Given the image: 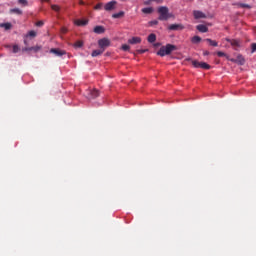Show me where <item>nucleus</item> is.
<instances>
[{
  "label": "nucleus",
  "mask_w": 256,
  "mask_h": 256,
  "mask_svg": "<svg viewBox=\"0 0 256 256\" xmlns=\"http://www.w3.org/2000/svg\"><path fill=\"white\" fill-rule=\"evenodd\" d=\"M19 5H23V7H27L29 5V2L27 0H18Z\"/></svg>",
  "instance_id": "obj_26"
},
{
  "label": "nucleus",
  "mask_w": 256,
  "mask_h": 256,
  "mask_svg": "<svg viewBox=\"0 0 256 256\" xmlns=\"http://www.w3.org/2000/svg\"><path fill=\"white\" fill-rule=\"evenodd\" d=\"M26 38H29V37H32V38H35L37 37V32H35L34 30H30L26 35H25Z\"/></svg>",
  "instance_id": "obj_21"
},
{
  "label": "nucleus",
  "mask_w": 256,
  "mask_h": 256,
  "mask_svg": "<svg viewBox=\"0 0 256 256\" xmlns=\"http://www.w3.org/2000/svg\"><path fill=\"white\" fill-rule=\"evenodd\" d=\"M203 55L206 57L207 55H209V51H207V50L204 51V52H203Z\"/></svg>",
  "instance_id": "obj_37"
},
{
  "label": "nucleus",
  "mask_w": 256,
  "mask_h": 256,
  "mask_svg": "<svg viewBox=\"0 0 256 256\" xmlns=\"http://www.w3.org/2000/svg\"><path fill=\"white\" fill-rule=\"evenodd\" d=\"M12 51H13V53H19V45H14L12 47Z\"/></svg>",
  "instance_id": "obj_29"
},
{
  "label": "nucleus",
  "mask_w": 256,
  "mask_h": 256,
  "mask_svg": "<svg viewBox=\"0 0 256 256\" xmlns=\"http://www.w3.org/2000/svg\"><path fill=\"white\" fill-rule=\"evenodd\" d=\"M193 16H194V18H196V19H205V17H207V16L205 15V13H203V12H201V11H198V10H195V11L193 12Z\"/></svg>",
  "instance_id": "obj_9"
},
{
  "label": "nucleus",
  "mask_w": 256,
  "mask_h": 256,
  "mask_svg": "<svg viewBox=\"0 0 256 256\" xmlns=\"http://www.w3.org/2000/svg\"><path fill=\"white\" fill-rule=\"evenodd\" d=\"M101 7H103V3H98L95 5L94 9L99 10Z\"/></svg>",
  "instance_id": "obj_32"
},
{
  "label": "nucleus",
  "mask_w": 256,
  "mask_h": 256,
  "mask_svg": "<svg viewBox=\"0 0 256 256\" xmlns=\"http://www.w3.org/2000/svg\"><path fill=\"white\" fill-rule=\"evenodd\" d=\"M157 11L159 14V21H167L173 17V14L169 13V8H167V6H161L157 9Z\"/></svg>",
  "instance_id": "obj_1"
},
{
  "label": "nucleus",
  "mask_w": 256,
  "mask_h": 256,
  "mask_svg": "<svg viewBox=\"0 0 256 256\" xmlns=\"http://www.w3.org/2000/svg\"><path fill=\"white\" fill-rule=\"evenodd\" d=\"M10 13H15L16 15H23V11L19 8H14L10 10Z\"/></svg>",
  "instance_id": "obj_22"
},
{
  "label": "nucleus",
  "mask_w": 256,
  "mask_h": 256,
  "mask_svg": "<svg viewBox=\"0 0 256 256\" xmlns=\"http://www.w3.org/2000/svg\"><path fill=\"white\" fill-rule=\"evenodd\" d=\"M99 95H101V93L99 92V90L94 89L91 91V96L92 97H99Z\"/></svg>",
  "instance_id": "obj_23"
},
{
  "label": "nucleus",
  "mask_w": 256,
  "mask_h": 256,
  "mask_svg": "<svg viewBox=\"0 0 256 256\" xmlns=\"http://www.w3.org/2000/svg\"><path fill=\"white\" fill-rule=\"evenodd\" d=\"M124 15H125V12L120 11L118 13L113 14L112 17H113V19H119L121 17H124Z\"/></svg>",
  "instance_id": "obj_20"
},
{
  "label": "nucleus",
  "mask_w": 256,
  "mask_h": 256,
  "mask_svg": "<svg viewBox=\"0 0 256 256\" xmlns=\"http://www.w3.org/2000/svg\"><path fill=\"white\" fill-rule=\"evenodd\" d=\"M41 1H49V0H41Z\"/></svg>",
  "instance_id": "obj_40"
},
{
  "label": "nucleus",
  "mask_w": 256,
  "mask_h": 256,
  "mask_svg": "<svg viewBox=\"0 0 256 256\" xmlns=\"http://www.w3.org/2000/svg\"><path fill=\"white\" fill-rule=\"evenodd\" d=\"M196 29L200 32V33H207V31H209V28H207L206 25L200 24L198 26H196Z\"/></svg>",
  "instance_id": "obj_12"
},
{
  "label": "nucleus",
  "mask_w": 256,
  "mask_h": 256,
  "mask_svg": "<svg viewBox=\"0 0 256 256\" xmlns=\"http://www.w3.org/2000/svg\"><path fill=\"white\" fill-rule=\"evenodd\" d=\"M51 9H52L53 11H59L61 8L59 7V5H52V6H51Z\"/></svg>",
  "instance_id": "obj_30"
},
{
  "label": "nucleus",
  "mask_w": 256,
  "mask_h": 256,
  "mask_svg": "<svg viewBox=\"0 0 256 256\" xmlns=\"http://www.w3.org/2000/svg\"><path fill=\"white\" fill-rule=\"evenodd\" d=\"M172 51H175V46L167 44L166 46L160 48V50L157 52V55L160 57H165V55H171Z\"/></svg>",
  "instance_id": "obj_2"
},
{
  "label": "nucleus",
  "mask_w": 256,
  "mask_h": 256,
  "mask_svg": "<svg viewBox=\"0 0 256 256\" xmlns=\"http://www.w3.org/2000/svg\"><path fill=\"white\" fill-rule=\"evenodd\" d=\"M62 31H63V33H67V29H63Z\"/></svg>",
  "instance_id": "obj_38"
},
{
  "label": "nucleus",
  "mask_w": 256,
  "mask_h": 256,
  "mask_svg": "<svg viewBox=\"0 0 256 256\" xmlns=\"http://www.w3.org/2000/svg\"><path fill=\"white\" fill-rule=\"evenodd\" d=\"M89 23L88 20L85 19H77L74 21V24L77 25L78 27H83Z\"/></svg>",
  "instance_id": "obj_10"
},
{
  "label": "nucleus",
  "mask_w": 256,
  "mask_h": 256,
  "mask_svg": "<svg viewBox=\"0 0 256 256\" xmlns=\"http://www.w3.org/2000/svg\"><path fill=\"white\" fill-rule=\"evenodd\" d=\"M142 13H145V14L153 13V9L151 7L143 8Z\"/></svg>",
  "instance_id": "obj_24"
},
{
  "label": "nucleus",
  "mask_w": 256,
  "mask_h": 256,
  "mask_svg": "<svg viewBox=\"0 0 256 256\" xmlns=\"http://www.w3.org/2000/svg\"><path fill=\"white\" fill-rule=\"evenodd\" d=\"M241 7H244L245 9H251V6L248 4H241Z\"/></svg>",
  "instance_id": "obj_35"
},
{
  "label": "nucleus",
  "mask_w": 256,
  "mask_h": 256,
  "mask_svg": "<svg viewBox=\"0 0 256 256\" xmlns=\"http://www.w3.org/2000/svg\"><path fill=\"white\" fill-rule=\"evenodd\" d=\"M218 57H227V54H225L224 52L218 51L217 52Z\"/></svg>",
  "instance_id": "obj_31"
},
{
  "label": "nucleus",
  "mask_w": 256,
  "mask_h": 256,
  "mask_svg": "<svg viewBox=\"0 0 256 256\" xmlns=\"http://www.w3.org/2000/svg\"><path fill=\"white\" fill-rule=\"evenodd\" d=\"M74 47L79 48V47H83V41H76L74 44Z\"/></svg>",
  "instance_id": "obj_27"
},
{
  "label": "nucleus",
  "mask_w": 256,
  "mask_h": 256,
  "mask_svg": "<svg viewBox=\"0 0 256 256\" xmlns=\"http://www.w3.org/2000/svg\"><path fill=\"white\" fill-rule=\"evenodd\" d=\"M43 25H44L43 21L36 22V27H43Z\"/></svg>",
  "instance_id": "obj_33"
},
{
  "label": "nucleus",
  "mask_w": 256,
  "mask_h": 256,
  "mask_svg": "<svg viewBox=\"0 0 256 256\" xmlns=\"http://www.w3.org/2000/svg\"><path fill=\"white\" fill-rule=\"evenodd\" d=\"M104 50H102L101 48L98 50H93L92 51V57H99V55H103Z\"/></svg>",
  "instance_id": "obj_16"
},
{
  "label": "nucleus",
  "mask_w": 256,
  "mask_h": 256,
  "mask_svg": "<svg viewBox=\"0 0 256 256\" xmlns=\"http://www.w3.org/2000/svg\"><path fill=\"white\" fill-rule=\"evenodd\" d=\"M192 65L196 69H206V70L211 69V65L207 64L206 62H199L197 60L192 61Z\"/></svg>",
  "instance_id": "obj_3"
},
{
  "label": "nucleus",
  "mask_w": 256,
  "mask_h": 256,
  "mask_svg": "<svg viewBox=\"0 0 256 256\" xmlns=\"http://www.w3.org/2000/svg\"><path fill=\"white\" fill-rule=\"evenodd\" d=\"M192 43H201V37L199 36H194L191 39Z\"/></svg>",
  "instance_id": "obj_25"
},
{
  "label": "nucleus",
  "mask_w": 256,
  "mask_h": 256,
  "mask_svg": "<svg viewBox=\"0 0 256 256\" xmlns=\"http://www.w3.org/2000/svg\"><path fill=\"white\" fill-rule=\"evenodd\" d=\"M25 45H27V41H24Z\"/></svg>",
  "instance_id": "obj_39"
},
{
  "label": "nucleus",
  "mask_w": 256,
  "mask_h": 256,
  "mask_svg": "<svg viewBox=\"0 0 256 256\" xmlns=\"http://www.w3.org/2000/svg\"><path fill=\"white\" fill-rule=\"evenodd\" d=\"M229 61H231L232 63H239L240 65L245 64V58H243L241 54H239L236 59L231 58L229 59Z\"/></svg>",
  "instance_id": "obj_6"
},
{
  "label": "nucleus",
  "mask_w": 256,
  "mask_h": 256,
  "mask_svg": "<svg viewBox=\"0 0 256 256\" xmlns=\"http://www.w3.org/2000/svg\"><path fill=\"white\" fill-rule=\"evenodd\" d=\"M168 29H169L170 31H178V30H183V29H185V27H183V25H181V24H171V25L168 27Z\"/></svg>",
  "instance_id": "obj_8"
},
{
  "label": "nucleus",
  "mask_w": 256,
  "mask_h": 256,
  "mask_svg": "<svg viewBox=\"0 0 256 256\" xmlns=\"http://www.w3.org/2000/svg\"><path fill=\"white\" fill-rule=\"evenodd\" d=\"M0 27L2 29H5V31H9V29H11L13 25L10 22H6V23H1Z\"/></svg>",
  "instance_id": "obj_13"
},
{
  "label": "nucleus",
  "mask_w": 256,
  "mask_h": 256,
  "mask_svg": "<svg viewBox=\"0 0 256 256\" xmlns=\"http://www.w3.org/2000/svg\"><path fill=\"white\" fill-rule=\"evenodd\" d=\"M205 41H207V43H209V45L211 47H217L219 45V43H217V41L212 40L211 38H207Z\"/></svg>",
  "instance_id": "obj_17"
},
{
  "label": "nucleus",
  "mask_w": 256,
  "mask_h": 256,
  "mask_svg": "<svg viewBox=\"0 0 256 256\" xmlns=\"http://www.w3.org/2000/svg\"><path fill=\"white\" fill-rule=\"evenodd\" d=\"M24 50H26V51H34L35 53H37V51H41V46L29 47V48H25Z\"/></svg>",
  "instance_id": "obj_18"
},
{
  "label": "nucleus",
  "mask_w": 256,
  "mask_h": 256,
  "mask_svg": "<svg viewBox=\"0 0 256 256\" xmlns=\"http://www.w3.org/2000/svg\"><path fill=\"white\" fill-rule=\"evenodd\" d=\"M129 49H131V47L127 44H123L122 45V51H129Z\"/></svg>",
  "instance_id": "obj_28"
},
{
  "label": "nucleus",
  "mask_w": 256,
  "mask_h": 256,
  "mask_svg": "<svg viewBox=\"0 0 256 256\" xmlns=\"http://www.w3.org/2000/svg\"><path fill=\"white\" fill-rule=\"evenodd\" d=\"M98 45H99L100 49L105 51V49H107V47H109V45H111V40H109L108 38H102V39L98 40Z\"/></svg>",
  "instance_id": "obj_4"
},
{
  "label": "nucleus",
  "mask_w": 256,
  "mask_h": 256,
  "mask_svg": "<svg viewBox=\"0 0 256 256\" xmlns=\"http://www.w3.org/2000/svg\"><path fill=\"white\" fill-rule=\"evenodd\" d=\"M158 21L157 20H154V21H152V22H150V24H152V25H158Z\"/></svg>",
  "instance_id": "obj_36"
},
{
  "label": "nucleus",
  "mask_w": 256,
  "mask_h": 256,
  "mask_svg": "<svg viewBox=\"0 0 256 256\" xmlns=\"http://www.w3.org/2000/svg\"><path fill=\"white\" fill-rule=\"evenodd\" d=\"M128 43L130 45H138L139 43H141V37H132L128 40Z\"/></svg>",
  "instance_id": "obj_11"
},
{
  "label": "nucleus",
  "mask_w": 256,
  "mask_h": 256,
  "mask_svg": "<svg viewBox=\"0 0 256 256\" xmlns=\"http://www.w3.org/2000/svg\"><path fill=\"white\" fill-rule=\"evenodd\" d=\"M115 5H117V1H110L105 4L104 9L105 11H113V9H115Z\"/></svg>",
  "instance_id": "obj_5"
},
{
  "label": "nucleus",
  "mask_w": 256,
  "mask_h": 256,
  "mask_svg": "<svg viewBox=\"0 0 256 256\" xmlns=\"http://www.w3.org/2000/svg\"><path fill=\"white\" fill-rule=\"evenodd\" d=\"M157 41V36L155 34H150L148 36V43H155Z\"/></svg>",
  "instance_id": "obj_19"
},
{
  "label": "nucleus",
  "mask_w": 256,
  "mask_h": 256,
  "mask_svg": "<svg viewBox=\"0 0 256 256\" xmlns=\"http://www.w3.org/2000/svg\"><path fill=\"white\" fill-rule=\"evenodd\" d=\"M226 41L232 45V47H240L239 40H231L229 38H226Z\"/></svg>",
  "instance_id": "obj_14"
},
{
  "label": "nucleus",
  "mask_w": 256,
  "mask_h": 256,
  "mask_svg": "<svg viewBox=\"0 0 256 256\" xmlns=\"http://www.w3.org/2000/svg\"><path fill=\"white\" fill-rule=\"evenodd\" d=\"M251 49H252V53H255V51H256V43H253L251 45Z\"/></svg>",
  "instance_id": "obj_34"
},
{
  "label": "nucleus",
  "mask_w": 256,
  "mask_h": 256,
  "mask_svg": "<svg viewBox=\"0 0 256 256\" xmlns=\"http://www.w3.org/2000/svg\"><path fill=\"white\" fill-rule=\"evenodd\" d=\"M50 53H54V55H57V57H63V55H65V50H60V49H56V48H52L50 50Z\"/></svg>",
  "instance_id": "obj_7"
},
{
  "label": "nucleus",
  "mask_w": 256,
  "mask_h": 256,
  "mask_svg": "<svg viewBox=\"0 0 256 256\" xmlns=\"http://www.w3.org/2000/svg\"><path fill=\"white\" fill-rule=\"evenodd\" d=\"M94 33L101 35V33H105V28L103 26H96L94 28Z\"/></svg>",
  "instance_id": "obj_15"
}]
</instances>
